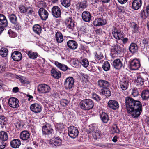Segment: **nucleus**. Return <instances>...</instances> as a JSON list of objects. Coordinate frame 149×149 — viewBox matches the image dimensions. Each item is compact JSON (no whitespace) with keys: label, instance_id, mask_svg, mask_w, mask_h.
Masks as SVG:
<instances>
[{"label":"nucleus","instance_id":"nucleus-1","mask_svg":"<svg viewBox=\"0 0 149 149\" xmlns=\"http://www.w3.org/2000/svg\"><path fill=\"white\" fill-rule=\"evenodd\" d=\"M126 107L127 110H132V108H136L139 106H141L142 104L141 102L134 100L130 97H127L125 98Z\"/></svg>","mask_w":149,"mask_h":149},{"label":"nucleus","instance_id":"nucleus-2","mask_svg":"<svg viewBox=\"0 0 149 149\" xmlns=\"http://www.w3.org/2000/svg\"><path fill=\"white\" fill-rule=\"evenodd\" d=\"M81 108L85 110L92 109L94 106L93 101L90 99H85L82 100L80 103Z\"/></svg>","mask_w":149,"mask_h":149},{"label":"nucleus","instance_id":"nucleus-3","mask_svg":"<svg viewBox=\"0 0 149 149\" xmlns=\"http://www.w3.org/2000/svg\"><path fill=\"white\" fill-rule=\"evenodd\" d=\"M142 104L136 108H132V110H127L128 113L131 114L133 118H136L139 117L142 111Z\"/></svg>","mask_w":149,"mask_h":149},{"label":"nucleus","instance_id":"nucleus-4","mask_svg":"<svg viewBox=\"0 0 149 149\" xmlns=\"http://www.w3.org/2000/svg\"><path fill=\"white\" fill-rule=\"evenodd\" d=\"M68 133L69 136L72 138H75L79 134L77 128L74 126H70L68 129Z\"/></svg>","mask_w":149,"mask_h":149},{"label":"nucleus","instance_id":"nucleus-5","mask_svg":"<svg viewBox=\"0 0 149 149\" xmlns=\"http://www.w3.org/2000/svg\"><path fill=\"white\" fill-rule=\"evenodd\" d=\"M74 80L72 77H69L66 78L64 84L65 89H70L74 87Z\"/></svg>","mask_w":149,"mask_h":149},{"label":"nucleus","instance_id":"nucleus-6","mask_svg":"<svg viewBox=\"0 0 149 149\" xmlns=\"http://www.w3.org/2000/svg\"><path fill=\"white\" fill-rule=\"evenodd\" d=\"M140 66V61L138 60L134 59L130 61V68L132 70H138Z\"/></svg>","mask_w":149,"mask_h":149},{"label":"nucleus","instance_id":"nucleus-7","mask_svg":"<svg viewBox=\"0 0 149 149\" xmlns=\"http://www.w3.org/2000/svg\"><path fill=\"white\" fill-rule=\"evenodd\" d=\"M50 89V88L49 86L45 84H39L37 88L38 91L42 93H48Z\"/></svg>","mask_w":149,"mask_h":149},{"label":"nucleus","instance_id":"nucleus-8","mask_svg":"<svg viewBox=\"0 0 149 149\" xmlns=\"http://www.w3.org/2000/svg\"><path fill=\"white\" fill-rule=\"evenodd\" d=\"M119 88L122 91H125L127 89L129 85L128 79L126 78H123L119 82Z\"/></svg>","mask_w":149,"mask_h":149},{"label":"nucleus","instance_id":"nucleus-9","mask_svg":"<svg viewBox=\"0 0 149 149\" xmlns=\"http://www.w3.org/2000/svg\"><path fill=\"white\" fill-rule=\"evenodd\" d=\"M8 103L9 106L13 108H17L19 105V102L16 98L12 97L9 99Z\"/></svg>","mask_w":149,"mask_h":149},{"label":"nucleus","instance_id":"nucleus-10","mask_svg":"<svg viewBox=\"0 0 149 149\" xmlns=\"http://www.w3.org/2000/svg\"><path fill=\"white\" fill-rule=\"evenodd\" d=\"M30 108L31 110L35 113L40 112L42 110V107L40 104L35 103L32 104L30 106Z\"/></svg>","mask_w":149,"mask_h":149},{"label":"nucleus","instance_id":"nucleus-11","mask_svg":"<svg viewBox=\"0 0 149 149\" xmlns=\"http://www.w3.org/2000/svg\"><path fill=\"white\" fill-rule=\"evenodd\" d=\"M52 13L53 16L56 18L60 17L61 12L60 8L57 6H54L52 9Z\"/></svg>","mask_w":149,"mask_h":149},{"label":"nucleus","instance_id":"nucleus-12","mask_svg":"<svg viewBox=\"0 0 149 149\" xmlns=\"http://www.w3.org/2000/svg\"><path fill=\"white\" fill-rule=\"evenodd\" d=\"M38 13L41 19L42 20H46L48 17V13L45 9L43 8H41L39 9Z\"/></svg>","mask_w":149,"mask_h":149},{"label":"nucleus","instance_id":"nucleus-13","mask_svg":"<svg viewBox=\"0 0 149 149\" xmlns=\"http://www.w3.org/2000/svg\"><path fill=\"white\" fill-rule=\"evenodd\" d=\"M97 85L101 89V90L108 88L110 86L109 83L107 81L102 79H100L98 81Z\"/></svg>","mask_w":149,"mask_h":149},{"label":"nucleus","instance_id":"nucleus-14","mask_svg":"<svg viewBox=\"0 0 149 149\" xmlns=\"http://www.w3.org/2000/svg\"><path fill=\"white\" fill-rule=\"evenodd\" d=\"M43 133L45 134H50L53 133V130L49 124H46L42 128Z\"/></svg>","mask_w":149,"mask_h":149},{"label":"nucleus","instance_id":"nucleus-15","mask_svg":"<svg viewBox=\"0 0 149 149\" xmlns=\"http://www.w3.org/2000/svg\"><path fill=\"white\" fill-rule=\"evenodd\" d=\"M108 105L109 107L114 110L118 109L119 107L118 102L114 100H110L108 102Z\"/></svg>","mask_w":149,"mask_h":149},{"label":"nucleus","instance_id":"nucleus-16","mask_svg":"<svg viewBox=\"0 0 149 149\" xmlns=\"http://www.w3.org/2000/svg\"><path fill=\"white\" fill-rule=\"evenodd\" d=\"M11 57L15 61L20 60L22 58L21 53L18 51H14L12 54Z\"/></svg>","mask_w":149,"mask_h":149},{"label":"nucleus","instance_id":"nucleus-17","mask_svg":"<svg viewBox=\"0 0 149 149\" xmlns=\"http://www.w3.org/2000/svg\"><path fill=\"white\" fill-rule=\"evenodd\" d=\"M142 3L141 0H134L132 4L133 8L135 10H138L141 7Z\"/></svg>","mask_w":149,"mask_h":149},{"label":"nucleus","instance_id":"nucleus-18","mask_svg":"<svg viewBox=\"0 0 149 149\" xmlns=\"http://www.w3.org/2000/svg\"><path fill=\"white\" fill-rule=\"evenodd\" d=\"M83 20L86 22H88L91 19V16L90 13L87 11H84L82 14Z\"/></svg>","mask_w":149,"mask_h":149},{"label":"nucleus","instance_id":"nucleus-19","mask_svg":"<svg viewBox=\"0 0 149 149\" xmlns=\"http://www.w3.org/2000/svg\"><path fill=\"white\" fill-rule=\"evenodd\" d=\"M51 142L52 143H50L52 144L53 147L59 146L62 144V141L58 137L53 138L52 141Z\"/></svg>","mask_w":149,"mask_h":149},{"label":"nucleus","instance_id":"nucleus-20","mask_svg":"<svg viewBox=\"0 0 149 149\" xmlns=\"http://www.w3.org/2000/svg\"><path fill=\"white\" fill-rule=\"evenodd\" d=\"M106 23V21L105 19H102L101 18L96 19L93 22L94 25L96 26L105 25Z\"/></svg>","mask_w":149,"mask_h":149},{"label":"nucleus","instance_id":"nucleus-21","mask_svg":"<svg viewBox=\"0 0 149 149\" xmlns=\"http://www.w3.org/2000/svg\"><path fill=\"white\" fill-rule=\"evenodd\" d=\"M67 45L70 49L74 50L77 49L78 45L75 41L73 40H69L67 42Z\"/></svg>","mask_w":149,"mask_h":149},{"label":"nucleus","instance_id":"nucleus-22","mask_svg":"<svg viewBox=\"0 0 149 149\" xmlns=\"http://www.w3.org/2000/svg\"><path fill=\"white\" fill-rule=\"evenodd\" d=\"M8 22L5 16L3 14H0V26L6 27Z\"/></svg>","mask_w":149,"mask_h":149},{"label":"nucleus","instance_id":"nucleus-23","mask_svg":"<svg viewBox=\"0 0 149 149\" xmlns=\"http://www.w3.org/2000/svg\"><path fill=\"white\" fill-rule=\"evenodd\" d=\"M30 136L29 132L27 131H23L20 133V137L23 140H27Z\"/></svg>","mask_w":149,"mask_h":149},{"label":"nucleus","instance_id":"nucleus-24","mask_svg":"<svg viewBox=\"0 0 149 149\" xmlns=\"http://www.w3.org/2000/svg\"><path fill=\"white\" fill-rule=\"evenodd\" d=\"M21 144L20 140L17 139H14L10 142L11 146L14 148H19Z\"/></svg>","mask_w":149,"mask_h":149},{"label":"nucleus","instance_id":"nucleus-25","mask_svg":"<svg viewBox=\"0 0 149 149\" xmlns=\"http://www.w3.org/2000/svg\"><path fill=\"white\" fill-rule=\"evenodd\" d=\"M113 65L114 67L116 69H119L122 66V64L119 59L115 60L113 63Z\"/></svg>","mask_w":149,"mask_h":149},{"label":"nucleus","instance_id":"nucleus-26","mask_svg":"<svg viewBox=\"0 0 149 149\" xmlns=\"http://www.w3.org/2000/svg\"><path fill=\"white\" fill-rule=\"evenodd\" d=\"M92 134L93 138L95 139L100 138L101 135L100 131L97 129H94L92 131Z\"/></svg>","mask_w":149,"mask_h":149},{"label":"nucleus","instance_id":"nucleus-27","mask_svg":"<svg viewBox=\"0 0 149 149\" xmlns=\"http://www.w3.org/2000/svg\"><path fill=\"white\" fill-rule=\"evenodd\" d=\"M141 97L143 100H146L149 98V89L143 91L141 93Z\"/></svg>","mask_w":149,"mask_h":149},{"label":"nucleus","instance_id":"nucleus-28","mask_svg":"<svg viewBox=\"0 0 149 149\" xmlns=\"http://www.w3.org/2000/svg\"><path fill=\"white\" fill-rule=\"evenodd\" d=\"M87 3L85 1L78 3L77 5V8L79 10H81L86 8L87 6Z\"/></svg>","mask_w":149,"mask_h":149},{"label":"nucleus","instance_id":"nucleus-29","mask_svg":"<svg viewBox=\"0 0 149 149\" xmlns=\"http://www.w3.org/2000/svg\"><path fill=\"white\" fill-rule=\"evenodd\" d=\"M129 49L131 53H134L136 52L138 49L137 45L135 43H132L130 45Z\"/></svg>","mask_w":149,"mask_h":149},{"label":"nucleus","instance_id":"nucleus-30","mask_svg":"<svg viewBox=\"0 0 149 149\" xmlns=\"http://www.w3.org/2000/svg\"><path fill=\"white\" fill-rule=\"evenodd\" d=\"M55 37L56 40L58 42L61 43L63 41V36L60 32H57L55 34Z\"/></svg>","mask_w":149,"mask_h":149},{"label":"nucleus","instance_id":"nucleus-31","mask_svg":"<svg viewBox=\"0 0 149 149\" xmlns=\"http://www.w3.org/2000/svg\"><path fill=\"white\" fill-rule=\"evenodd\" d=\"M55 64L57 67L63 71H65L67 70L68 67L67 65L59 63L58 61H55Z\"/></svg>","mask_w":149,"mask_h":149},{"label":"nucleus","instance_id":"nucleus-32","mask_svg":"<svg viewBox=\"0 0 149 149\" xmlns=\"http://www.w3.org/2000/svg\"><path fill=\"white\" fill-rule=\"evenodd\" d=\"M52 75L56 79L59 78L61 76V73L59 71H57L55 69H52L51 70Z\"/></svg>","mask_w":149,"mask_h":149},{"label":"nucleus","instance_id":"nucleus-33","mask_svg":"<svg viewBox=\"0 0 149 149\" xmlns=\"http://www.w3.org/2000/svg\"><path fill=\"white\" fill-rule=\"evenodd\" d=\"M100 118L102 121L104 123H107L109 118L108 115L104 112H102L100 115Z\"/></svg>","mask_w":149,"mask_h":149},{"label":"nucleus","instance_id":"nucleus-34","mask_svg":"<svg viewBox=\"0 0 149 149\" xmlns=\"http://www.w3.org/2000/svg\"><path fill=\"white\" fill-rule=\"evenodd\" d=\"M8 139L7 133L3 131L0 132V140L5 141Z\"/></svg>","mask_w":149,"mask_h":149},{"label":"nucleus","instance_id":"nucleus-35","mask_svg":"<svg viewBox=\"0 0 149 149\" xmlns=\"http://www.w3.org/2000/svg\"><path fill=\"white\" fill-rule=\"evenodd\" d=\"M140 15L141 18L143 19H146L149 16V14L148 13L144 8L141 10L140 13Z\"/></svg>","mask_w":149,"mask_h":149},{"label":"nucleus","instance_id":"nucleus-36","mask_svg":"<svg viewBox=\"0 0 149 149\" xmlns=\"http://www.w3.org/2000/svg\"><path fill=\"white\" fill-rule=\"evenodd\" d=\"M8 17L10 22L13 24L17 23V18L16 15L14 14H11L8 15Z\"/></svg>","mask_w":149,"mask_h":149},{"label":"nucleus","instance_id":"nucleus-37","mask_svg":"<svg viewBox=\"0 0 149 149\" xmlns=\"http://www.w3.org/2000/svg\"><path fill=\"white\" fill-rule=\"evenodd\" d=\"M33 30L35 33L39 35L41 33L42 29L40 25L36 24L33 26Z\"/></svg>","mask_w":149,"mask_h":149},{"label":"nucleus","instance_id":"nucleus-38","mask_svg":"<svg viewBox=\"0 0 149 149\" xmlns=\"http://www.w3.org/2000/svg\"><path fill=\"white\" fill-rule=\"evenodd\" d=\"M101 91V93L107 97H109L111 95V92L108 88H106Z\"/></svg>","mask_w":149,"mask_h":149},{"label":"nucleus","instance_id":"nucleus-39","mask_svg":"<svg viewBox=\"0 0 149 149\" xmlns=\"http://www.w3.org/2000/svg\"><path fill=\"white\" fill-rule=\"evenodd\" d=\"M144 80L141 77L138 76L136 80L135 83L137 85L141 86L144 84Z\"/></svg>","mask_w":149,"mask_h":149},{"label":"nucleus","instance_id":"nucleus-40","mask_svg":"<svg viewBox=\"0 0 149 149\" xmlns=\"http://www.w3.org/2000/svg\"><path fill=\"white\" fill-rule=\"evenodd\" d=\"M8 54V50L5 48H1L0 50V55L2 57L6 56Z\"/></svg>","mask_w":149,"mask_h":149},{"label":"nucleus","instance_id":"nucleus-41","mask_svg":"<svg viewBox=\"0 0 149 149\" xmlns=\"http://www.w3.org/2000/svg\"><path fill=\"white\" fill-rule=\"evenodd\" d=\"M80 63L83 66L86 68L88 66L89 62L88 60L86 58L82 59L81 58Z\"/></svg>","mask_w":149,"mask_h":149},{"label":"nucleus","instance_id":"nucleus-42","mask_svg":"<svg viewBox=\"0 0 149 149\" xmlns=\"http://www.w3.org/2000/svg\"><path fill=\"white\" fill-rule=\"evenodd\" d=\"M27 54L30 58L33 59H36L38 56L37 53H34L31 51H29Z\"/></svg>","mask_w":149,"mask_h":149},{"label":"nucleus","instance_id":"nucleus-43","mask_svg":"<svg viewBox=\"0 0 149 149\" xmlns=\"http://www.w3.org/2000/svg\"><path fill=\"white\" fill-rule=\"evenodd\" d=\"M61 3L63 6L67 8L70 5V0H61Z\"/></svg>","mask_w":149,"mask_h":149},{"label":"nucleus","instance_id":"nucleus-44","mask_svg":"<svg viewBox=\"0 0 149 149\" xmlns=\"http://www.w3.org/2000/svg\"><path fill=\"white\" fill-rule=\"evenodd\" d=\"M102 67L104 70L107 71L110 68V64L107 61H105L103 64Z\"/></svg>","mask_w":149,"mask_h":149},{"label":"nucleus","instance_id":"nucleus-45","mask_svg":"<svg viewBox=\"0 0 149 149\" xmlns=\"http://www.w3.org/2000/svg\"><path fill=\"white\" fill-rule=\"evenodd\" d=\"M69 101L66 99H61L60 103L61 105L63 107H65L67 106L69 103Z\"/></svg>","mask_w":149,"mask_h":149},{"label":"nucleus","instance_id":"nucleus-46","mask_svg":"<svg viewBox=\"0 0 149 149\" xmlns=\"http://www.w3.org/2000/svg\"><path fill=\"white\" fill-rule=\"evenodd\" d=\"M123 33L122 32H121L120 31L114 35L113 36L115 39L120 40L123 38Z\"/></svg>","mask_w":149,"mask_h":149},{"label":"nucleus","instance_id":"nucleus-47","mask_svg":"<svg viewBox=\"0 0 149 149\" xmlns=\"http://www.w3.org/2000/svg\"><path fill=\"white\" fill-rule=\"evenodd\" d=\"M118 45L115 46L111 50V54H116L119 52V50L118 49Z\"/></svg>","mask_w":149,"mask_h":149},{"label":"nucleus","instance_id":"nucleus-48","mask_svg":"<svg viewBox=\"0 0 149 149\" xmlns=\"http://www.w3.org/2000/svg\"><path fill=\"white\" fill-rule=\"evenodd\" d=\"M112 131L114 133H119L120 130L116 124H113L112 127Z\"/></svg>","mask_w":149,"mask_h":149},{"label":"nucleus","instance_id":"nucleus-49","mask_svg":"<svg viewBox=\"0 0 149 149\" xmlns=\"http://www.w3.org/2000/svg\"><path fill=\"white\" fill-rule=\"evenodd\" d=\"M131 94L133 96L135 97L137 96L139 94V92L137 88H134L132 90Z\"/></svg>","mask_w":149,"mask_h":149},{"label":"nucleus","instance_id":"nucleus-50","mask_svg":"<svg viewBox=\"0 0 149 149\" xmlns=\"http://www.w3.org/2000/svg\"><path fill=\"white\" fill-rule=\"evenodd\" d=\"M92 97V98L97 101H100L101 99L100 97L95 93H93V94Z\"/></svg>","mask_w":149,"mask_h":149},{"label":"nucleus","instance_id":"nucleus-51","mask_svg":"<svg viewBox=\"0 0 149 149\" xmlns=\"http://www.w3.org/2000/svg\"><path fill=\"white\" fill-rule=\"evenodd\" d=\"M8 33L10 37L12 38H14L16 36V33L10 29L8 31Z\"/></svg>","mask_w":149,"mask_h":149},{"label":"nucleus","instance_id":"nucleus-52","mask_svg":"<svg viewBox=\"0 0 149 149\" xmlns=\"http://www.w3.org/2000/svg\"><path fill=\"white\" fill-rule=\"evenodd\" d=\"M33 12L34 11L32 8L30 7H26V12H27L28 14L29 15H31Z\"/></svg>","mask_w":149,"mask_h":149},{"label":"nucleus","instance_id":"nucleus-53","mask_svg":"<svg viewBox=\"0 0 149 149\" xmlns=\"http://www.w3.org/2000/svg\"><path fill=\"white\" fill-rule=\"evenodd\" d=\"M120 31V30L118 28L116 27H113L112 30V33L113 36H114V35Z\"/></svg>","mask_w":149,"mask_h":149},{"label":"nucleus","instance_id":"nucleus-54","mask_svg":"<svg viewBox=\"0 0 149 149\" xmlns=\"http://www.w3.org/2000/svg\"><path fill=\"white\" fill-rule=\"evenodd\" d=\"M95 54L96 58L98 60H100L103 58V55L101 53H96Z\"/></svg>","mask_w":149,"mask_h":149},{"label":"nucleus","instance_id":"nucleus-55","mask_svg":"<svg viewBox=\"0 0 149 149\" xmlns=\"http://www.w3.org/2000/svg\"><path fill=\"white\" fill-rule=\"evenodd\" d=\"M6 147L5 141L0 140V149H3Z\"/></svg>","mask_w":149,"mask_h":149},{"label":"nucleus","instance_id":"nucleus-56","mask_svg":"<svg viewBox=\"0 0 149 149\" xmlns=\"http://www.w3.org/2000/svg\"><path fill=\"white\" fill-rule=\"evenodd\" d=\"M25 78L24 77H21L19 78V80L21 83L23 84H26L28 83V81L25 80Z\"/></svg>","mask_w":149,"mask_h":149},{"label":"nucleus","instance_id":"nucleus-57","mask_svg":"<svg viewBox=\"0 0 149 149\" xmlns=\"http://www.w3.org/2000/svg\"><path fill=\"white\" fill-rule=\"evenodd\" d=\"M20 11L21 13H25L26 12V7L22 6L19 7Z\"/></svg>","mask_w":149,"mask_h":149},{"label":"nucleus","instance_id":"nucleus-58","mask_svg":"<svg viewBox=\"0 0 149 149\" xmlns=\"http://www.w3.org/2000/svg\"><path fill=\"white\" fill-rule=\"evenodd\" d=\"M67 27L69 29H72L74 27V23L72 21L70 22L68 24Z\"/></svg>","mask_w":149,"mask_h":149},{"label":"nucleus","instance_id":"nucleus-59","mask_svg":"<svg viewBox=\"0 0 149 149\" xmlns=\"http://www.w3.org/2000/svg\"><path fill=\"white\" fill-rule=\"evenodd\" d=\"M149 40L148 38H144L142 40V43L144 45H147L149 42Z\"/></svg>","mask_w":149,"mask_h":149},{"label":"nucleus","instance_id":"nucleus-60","mask_svg":"<svg viewBox=\"0 0 149 149\" xmlns=\"http://www.w3.org/2000/svg\"><path fill=\"white\" fill-rule=\"evenodd\" d=\"M121 40L123 44H125L127 43L128 42L129 39L128 38H126L121 39Z\"/></svg>","mask_w":149,"mask_h":149},{"label":"nucleus","instance_id":"nucleus-61","mask_svg":"<svg viewBox=\"0 0 149 149\" xmlns=\"http://www.w3.org/2000/svg\"><path fill=\"white\" fill-rule=\"evenodd\" d=\"M132 27L134 29V30L136 31L137 30L138 27L136 24L134 23H132L131 24Z\"/></svg>","mask_w":149,"mask_h":149},{"label":"nucleus","instance_id":"nucleus-62","mask_svg":"<svg viewBox=\"0 0 149 149\" xmlns=\"http://www.w3.org/2000/svg\"><path fill=\"white\" fill-rule=\"evenodd\" d=\"M14 24L15 26H14V27H15V29L17 30H19L21 27L19 24L16 23Z\"/></svg>","mask_w":149,"mask_h":149},{"label":"nucleus","instance_id":"nucleus-63","mask_svg":"<svg viewBox=\"0 0 149 149\" xmlns=\"http://www.w3.org/2000/svg\"><path fill=\"white\" fill-rule=\"evenodd\" d=\"M22 121H18L16 123V126L20 127L22 125Z\"/></svg>","mask_w":149,"mask_h":149},{"label":"nucleus","instance_id":"nucleus-64","mask_svg":"<svg viewBox=\"0 0 149 149\" xmlns=\"http://www.w3.org/2000/svg\"><path fill=\"white\" fill-rule=\"evenodd\" d=\"M52 96L56 98H57L59 97V94L57 92H54L52 94Z\"/></svg>","mask_w":149,"mask_h":149}]
</instances>
